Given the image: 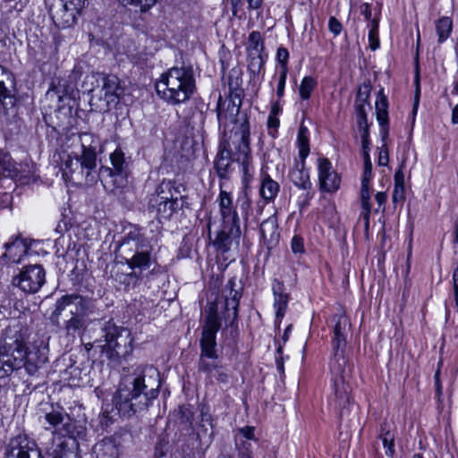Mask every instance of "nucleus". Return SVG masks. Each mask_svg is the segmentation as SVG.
<instances>
[{
    "instance_id": "obj_1",
    "label": "nucleus",
    "mask_w": 458,
    "mask_h": 458,
    "mask_svg": "<svg viewBox=\"0 0 458 458\" xmlns=\"http://www.w3.org/2000/svg\"><path fill=\"white\" fill-rule=\"evenodd\" d=\"M41 422L46 430L54 436L53 447L47 452L48 458H81L79 440L86 435V428L78 425L58 403H51L44 409Z\"/></svg>"
},
{
    "instance_id": "obj_2",
    "label": "nucleus",
    "mask_w": 458,
    "mask_h": 458,
    "mask_svg": "<svg viewBox=\"0 0 458 458\" xmlns=\"http://www.w3.org/2000/svg\"><path fill=\"white\" fill-rule=\"evenodd\" d=\"M159 375L156 369L148 367L143 374L125 377L114 394L113 403L123 416H131L143 411L158 395Z\"/></svg>"
},
{
    "instance_id": "obj_3",
    "label": "nucleus",
    "mask_w": 458,
    "mask_h": 458,
    "mask_svg": "<svg viewBox=\"0 0 458 458\" xmlns=\"http://www.w3.org/2000/svg\"><path fill=\"white\" fill-rule=\"evenodd\" d=\"M233 161L241 165L243 181L248 182L254 172L250 148V123L246 117L235 123L223 148L215 160V168L221 178H225Z\"/></svg>"
},
{
    "instance_id": "obj_4",
    "label": "nucleus",
    "mask_w": 458,
    "mask_h": 458,
    "mask_svg": "<svg viewBox=\"0 0 458 458\" xmlns=\"http://www.w3.org/2000/svg\"><path fill=\"white\" fill-rule=\"evenodd\" d=\"M161 99L172 106L186 103L196 89L193 71L191 67H173L163 73L156 83Z\"/></svg>"
},
{
    "instance_id": "obj_5",
    "label": "nucleus",
    "mask_w": 458,
    "mask_h": 458,
    "mask_svg": "<svg viewBox=\"0 0 458 458\" xmlns=\"http://www.w3.org/2000/svg\"><path fill=\"white\" fill-rule=\"evenodd\" d=\"M150 241L139 229L131 231L119 245V257L140 276L156 263Z\"/></svg>"
},
{
    "instance_id": "obj_6",
    "label": "nucleus",
    "mask_w": 458,
    "mask_h": 458,
    "mask_svg": "<svg viewBox=\"0 0 458 458\" xmlns=\"http://www.w3.org/2000/svg\"><path fill=\"white\" fill-rule=\"evenodd\" d=\"M96 166L97 160L92 153L67 154L62 165L63 177L73 184H92L98 178Z\"/></svg>"
},
{
    "instance_id": "obj_7",
    "label": "nucleus",
    "mask_w": 458,
    "mask_h": 458,
    "mask_svg": "<svg viewBox=\"0 0 458 458\" xmlns=\"http://www.w3.org/2000/svg\"><path fill=\"white\" fill-rule=\"evenodd\" d=\"M85 91L92 93V98L104 101L106 106L118 101L122 93L120 81L115 75L93 73L86 76L83 82Z\"/></svg>"
},
{
    "instance_id": "obj_8",
    "label": "nucleus",
    "mask_w": 458,
    "mask_h": 458,
    "mask_svg": "<svg viewBox=\"0 0 458 458\" xmlns=\"http://www.w3.org/2000/svg\"><path fill=\"white\" fill-rule=\"evenodd\" d=\"M344 345L343 347L341 345L335 347L334 358L330 362V369L335 386V395L339 399L340 404L350 402V387L345 384L350 369L347 367V360L344 355Z\"/></svg>"
},
{
    "instance_id": "obj_9",
    "label": "nucleus",
    "mask_w": 458,
    "mask_h": 458,
    "mask_svg": "<svg viewBox=\"0 0 458 458\" xmlns=\"http://www.w3.org/2000/svg\"><path fill=\"white\" fill-rule=\"evenodd\" d=\"M299 160H295L289 172L290 181L300 190L312 188L310 173L305 167V159L310 154L309 139L303 134L302 129L298 134Z\"/></svg>"
},
{
    "instance_id": "obj_10",
    "label": "nucleus",
    "mask_w": 458,
    "mask_h": 458,
    "mask_svg": "<svg viewBox=\"0 0 458 458\" xmlns=\"http://www.w3.org/2000/svg\"><path fill=\"white\" fill-rule=\"evenodd\" d=\"M81 77V69L74 67L68 73L55 77L47 90V95L56 96L58 101H64L65 98H75L78 95V81Z\"/></svg>"
},
{
    "instance_id": "obj_11",
    "label": "nucleus",
    "mask_w": 458,
    "mask_h": 458,
    "mask_svg": "<svg viewBox=\"0 0 458 458\" xmlns=\"http://www.w3.org/2000/svg\"><path fill=\"white\" fill-rule=\"evenodd\" d=\"M81 299L78 295H66L56 301L53 317L58 319L64 313L67 312L72 317L66 321V329L69 334H80L83 327V318L78 315L79 305Z\"/></svg>"
},
{
    "instance_id": "obj_12",
    "label": "nucleus",
    "mask_w": 458,
    "mask_h": 458,
    "mask_svg": "<svg viewBox=\"0 0 458 458\" xmlns=\"http://www.w3.org/2000/svg\"><path fill=\"white\" fill-rule=\"evenodd\" d=\"M12 283L26 293H36L46 283V271L40 265L24 267Z\"/></svg>"
},
{
    "instance_id": "obj_13",
    "label": "nucleus",
    "mask_w": 458,
    "mask_h": 458,
    "mask_svg": "<svg viewBox=\"0 0 458 458\" xmlns=\"http://www.w3.org/2000/svg\"><path fill=\"white\" fill-rule=\"evenodd\" d=\"M61 7L53 14V21L58 28L73 26L85 6L84 0H61Z\"/></svg>"
},
{
    "instance_id": "obj_14",
    "label": "nucleus",
    "mask_w": 458,
    "mask_h": 458,
    "mask_svg": "<svg viewBox=\"0 0 458 458\" xmlns=\"http://www.w3.org/2000/svg\"><path fill=\"white\" fill-rule=\"evenodd\" d=\"M318 177L321 191L334 193L340 189L341 177L327 158L319 157L318 159Z\"/></svg>"
},
{
    "instance_id": "obj_15",
    "label": "nucleus",
    "mask_w": 458,
    "mask_h": 458,
    "mask_svg": "<svg viewBox=\"0 0 458 458\" xmlns=\"http://www.w3.org/2000/svg\"><path fill=\"white\" fill-rule=\"evenodd\" d=\"M219 209L225 228L231 225V234L241 236L240 219L233 207L231 194L224 190H221L219 194Z\"/></svg>"
},
{
    "instance_id": "obj_16",
    "label": "nucleus",
    "mask_w": 458,
    "mask_h": 458,
    "mask_svg": "<svg viewBox=\"0 0 458 458\" xmlns=\"http://www.w3.org/2000/svg\"><path fill=\"white\" fill-rule=\"evenodd\" d=\"M222 295L225 298L224 318L233 323L238 317V306L242 297V287L236 288L234 279H230L225 285Z\"/></svg>"
},
{
    "instance_id": "obj_17",
    "label": "nucleus",
    "mask_w": 458,
    "mask_h": 458,
    "mask_svg": "<svg viewBox=\"0 0 458 458\" xmlns=\"http://www.w3.org/2000/svg\"><path fill=\"white\" fill-rule=\"evenodd\" d=\"M124 261L114 262L110 268V276L117 282L119 284L123 285L124 290L128 291L131 287H134L137 282L140 279L138 272H134L131 270L129 273H125L123 271V267L124 265Z\"/></svg>"
},
{
    "instance_id": "obj_18",
    "label": "nucleus",
    "mask_w": 458,
    "mask_h": 458,
    "mask_svg": "<svg viewBox=\"0 0 458 458\" xmlns=\"http://www.w3.org/2000/svg\"><path fill=\"white\" fill-rule=\"evenodd\" d=\"M254 439V428L243 427L237 430L235 435V442L238 446L239 458H252V443Z\"/></svg>"
},
{
    "instance_id": "obj_19",
    "label": "nucleus",
    "mask_w": 458,
    "mask_h": 458,
    "mask_svg": "<svg viewBox=\"0 0 458 458\" xmlns=\"http://www.w3.org/2000/svg\"><path fill=\"white\" fill-rule=\"evenodd\" d=\"M220 328V318L217 314L215 305L209 308V314L206 318L202 330V339L200 344H216V335Z\"/></svg>"
},
{
    "instance_id": "obj_20",
    "label": "nucleus",
    "mask_w": 458,
    "mask_h": 458,
    "mask_svg": "<svg viewBox=\"0 0 458 458\" xmlns=\"http://www.w3.org/2000/svg\"><path fill=\"white\" fill-rule=\"evenodd\" d=\"M239 111L240 104L236 105L232 100H223L221 97L219 98L216 106V116L220 125L225 127L229 123L233 122Z\"/></svg>"
},
{
    "instance_id": "obj_21",
    "label": "nucleus",
    "mask_w": 458,
    "mask_h": 458,
    "mask_svg": "<svg viewBox=\"0 0 458 458\" xmlns=\"http://www.w3.org/2000/svg\"><path fill=\"white\" fill-rule=\"evenodd\" d=\"M5 252L4 256L12 263H21L22 258L28 253L29 245L21 238L15 237L4 244Z\"/></svg>"
},
{
    "instance_id": "obj_22",
    "label": "nucleus",
    "mask_w": 458,
    "mask_h": 458,
    "mask_svg": "<svg viewBox=\"0 0 458 458\" xmlns=\"http://www.w3.org/2000/svg\"><path fill=\"white\" fill-rule=\"evenodd\" d=\"M6 458H42L38 450L21 445V438L13 439L6 453Z\"/></svg>"
},
{
    "instance_id": "obj_23",
    "label": "nucleus",
    "mask_w": 458,
    "mask_h": 458,
    "mask_svg": "<svg viewBox=\"0 0 458 458\" xmlns=\"http://www.w3.org/2000/svg\"><path fill=\"white\" fill-rule=\"evenodd\" d=\"M274 293V308L276 310V320H281L285 314L288 306L289 296L284 293V284L275 279L272 284Z\"/></svg>"
},
{
    "instance_id": "obj_24",
    "label": "nucleus",
    "mask_w": 458,
    "mask_h": 458,
    "mask_svg": "<svg viewBox=\"0 0 458 458\" xmlns=\"http://www.w3.org/2000/svg\"><path fill=\"white\" fill-rule=\"evenodd\" d=\"M164 188H169V183H162L157 188V213L161 214L163 217H169L176 208L177 199L173 197L161 196Z\"/></svg>"
},
{
    "instance_id": "obj_25",
    "label": "nucleus",
    "mask_w": 458,
    "mask_h": 458,
    "mask_svg": "<svg viewBox=\"0 0 458 458\" xmlns=\"http://www.w3.org/2000/svg\"><path fill=\"white\" fill-rule=\"evenodd\" d=\"M280 191L279 183L273 180L267 174H264L261 178L259 194L266 202L273 201Z\"/></svg>"
},
{
    "instance_id": "obj_26",
    "label": "nucleus",
    "mask_w": 458,
    "mask_h": 458,
    "mask_svg": "<svg viewBox=\"0 0 458 458\" xmlns=\"http://www.w3.org/2000/svg\"><path fill=\"white\" fill-rule=\"evenodd\" d=\"M218 356L216 345H201L199 369L205 373H211L212 366L216 363Z\"/></svg>"
},
{
    "instance_id": "obj_27",
    "label": "nucleus",
    "mask_w": 458,
    "mask_h": 458,
    "mask_svg": "<svg viewBox=\"0 0 458 458\" xmlns=\"http://www.w3.org/2000/svg\"><path fill=\"white\" fill-rule=\"evenodd\" d=\"M260 233L262 238L268 242L277 241L279 233L277 232V219L275 216H269L261 223Z\"/></svg>"
},
{
    "instance_id": "obj_28",
    "label": "nucleus",
    "mask_w": 458,
    "mask_h": 458,
    "mask_svg": "<svg viewBox=\"0 0 458 458\" xmlns=\"http://www.w3.org/2000/svg\"><path fill=\"white\" fill-rule=\"evenodd\" d=\"M370 197H371L370 184L361 183V190H360V202H361V208H362L361 216L364 219V225H365L366 228H368L369 225V215L371 212Z\"/></svg>"
},
{
    "instance_id": "obj_29",
    "label": "nucleus",
    "mask_w": 458,
    "mask_h": 458,
    "mask_svg": "<svg viewBox=\"0 0 458 458\" xmlns=\"http://www.w3.org/2000/svg\"><path fill=\"white\" fill-rule=\"evenodd\" d=\"M79 140L81 142V154L92 153L95 160H97L96 148L98 143V138L90 132H83L80 134Z\"/></svg>"
},
{
    "instance_id": "obj_30",
    "label": "nucleus",
    "mask_w": 458,
    "mask_h": 458,
    "mask_svg": "<svg viewBox=\"0 0 458 458\" xmlns=\"http://www.w3.org/2000/svg\"><path fill=\"white\" fill-rule=\"evenodd\" d=\"M239 238L240 236L231 234V225L225 228V225L223 224V229L216 236V244L219 250L225 252L230 249L233 241H237Z\"/></svg>"
},
{
    "instance_id": "obj_31",
    "label": "nucleus",
    "mask_w": 458,
    "mask_h": 458,
    "mask_svg": "<svg viewBox=\"0 0 458 458\" xmlns=\"http://www.w3.org/2000/svg\"><path fill=\"white\" fill-rule=\"evenodd\" d=\"M104 331L106 344H112L114 342L117 343L119 338H123V336H130V332L128 329L119 327L112 323H108L105 327Z\"/></svg>"
},
{
    "instance_id": "obj_32",
    "label": "nucleus",
    "mask_w": 458,
    "mask_h": 458,
    "mask_svg": "<svg viewBox=\"0 0 458 458\" xmlns=\"http://www.w3.org/2000/svg\"><path fill=\"white\" fill-rule=\"evenodd\" d=\"M387 98L384 95L383 90H380L376 100L377 119L380 125L387 123Z\"/></svg>"
},
{
    "instance_id": "obj_33",
    "label": "nucleus",
    "mask_w": 458,
    "mask_h": 458,
    "mask_svg": "<svg viewBox=\"0 0 458 458\" xmlns=\"http://www.w3.org/2000/svg\"><path fill=\"white\" fill-rule=\"evenodd\" d=\"M453 29V21L449 17H442L436 23V31L438 36V42H445L450 36Z\"/></svg>"
},
{
    "instance_id": "obj_34",
    "label": "nucleus",
    "mask_w": 458,
    "mask_h": 458,
    "mask_svg": "<svg viewBox=\"0 0 458 458\" xmlns=\"http://www.w3.org/2000/svg\"><path fill=\"white\" fill-rule=\"evenodd\" d=\"M348 320L345 317H339L334 328V337L336 344L347 342Z\"/></svg>"
},
{
    "instance_id": "obj_35",
    "label": "nucleus",
    "mask_w": 458,
    "mask_h": 458,
    "mask_svg": "<svg viewBox=\"0 0 458 458\" xmlns=\"http://www.w3.org/2000/svg\"><path fill=\"white\" fill-rule=\"evenodd\" d=\"M405 199L404 177L401 171L394 175V190L393 192V201H403Z\"/></svg>"
},
{
    "instance_id": "obj_36",
    "label": "nucleus",
    "mask_w": 458,
    "mask_h": 458,
    "mask_svg": "<svg viewBox=\"0 0 458 458\" xmlns=\"http://www.w3.org/2000/svg\"><path fill=\"white\" fill-rule=\"evenodd\" d=\"M248 52L250 55L252 54H261L263 50V40L261 34L259 31H252L249 35Z\"/></svg>"
},
{
    "instance_id": "obj_37",
    "label": "nucleus",
    "mask_w": 458,
    "mask_h": 458,
    "mask_svg": "<svg viewBox=\"0 0 458 458\" xmlns=\"http://www.w3.org/2000/svg\"><path fill=\"white\" fill-rule=\"evenodd\" d=\"M316 85L317 81L314 78L310 76H305L299 87V93L301 98L304 100L309 99Z\"/></svg>"
},
{
    "instance_id": "obj_38",
    "label": "nucleus",
    "mask_w": 458,
    "mask_h": 458,
    "mask_svg": "<svg viewBox=\"0 0 458 458\" xmlns=\"http://www.w3.org/2000/svg\"><path fill=\"white\" fill-rule=\"evenodd\" d=\"M111 164L113 165L114 174H121L123 172L124 167V154L120 148H116L110 155Z\"/></svg>"
},
{
    "instance_id": "obj_39",
    "label": "nucleus",
    "mask_w": 458,
    "mask_h": 458,
    "mask_svg": "<svg viewBox=\"0 0 458 458\" xmlns=\"http://www.w3.org/2000/svg\"><path fill=\"white\" fill-rule=\"evenodd\" d=\"M369 28V47L374 51L379 47L378 21L376 19L371 20Z\"/></svg>"
},
{
    "instance_id": "obj_40",
    "label": "nucleus",
    "mask_w": 458,
    "mask_h": 458,
    "mask_svg": "<svg viewBox=\"0 0 458 458\" xmlns=\"http://www.w3.org/2000/svg\"><path fill=\"white\" fill-rule=\"evenodd\" d=\"M123 6H135L141 12H147L152 8L157 0H119Z\"/></svg>"
},
{
    "instance_id": "obj_41",
    "label": "nucleus",
    "mask_w": 458,
    "mask_h": 458,
    "mask_svg": "<svg viewBox=\"0 0 458 458\" xmlns=\"http://www.w3.org/2000/svg\"><path fill=\"white\" fill-rule=\"evenodd\" d=\"M264 59L261 54H252L250 55L249 54V64L248 69L253 74H258L260 72L261 69L264 66Z\"/></svg>"
},
{
    "instance_id": "obj_42",
    "label": "nucleus",
    "mask_w": 458,
    "mask_h": 458,
    "mask_svg": "<svg viewBox=\"0 0 458 458\" xmlns=\"http://www.w3.org/2000/svg\"><path fill=\"white\" fill-rule=\"evenodd\" d=\"M20 330H21V327L19 324H16L13 326H9L4 330V341H7V340L12 341V344H23L21 335H19Z\"/></svg>"
},
{
    "instance_id": "obj_43",
    "label": "nucleus",
    "mask_w": 458,
    "mask_h": 458,
    "mask_svg": "<svg viewBox=\"0 0 458 458\" xmlns=\"http://www.w3.org/2000/svg\"><path fill=\"white\" fill-rule=\"evenodd\" d=\"M115 345H100V353L103 359H106L112 362H118L120 355L114 348Z\"/></svg>"
},
{
    "instance_id": "obj_44",
    "label": "nucleus",
    "mask_w": 458,
    "mask_h": 458,
    "mask_svg": "<svg viewBox=\"0 0 458 458\" xmlns=\"http://www.w3.org/2000/svg\"><path fill=\"white\" fill-rule=\"evenodd\" d=\"M208 374L209 377H215L219 383L227 384L229 381V375L226 369L218 366L217 363H215V366H212V372Z\"/></svg>"
},
{
    "instance_id": "obj_45",
    "label": "nucleus",
    "mask_w": 458,
    "mask_h": 458,
    "mask_svg": "<svg viewBox=\"0 0 458 458\" xmlns=\"http://www.w3.org/2000/svg\"><path fill=\"white\" fill-rule=\"evenodd\" d=\"M303 192L298 197V206L301 209L307 208L310 205V200L315 196V191L312 188L309 190H302Z\"/></svg>"
},
{
    "instance_id": "obj_46",
    "label": "nucleus",
    "mask_w": 458,
    "mask_h": 458,
    "mask_svg": "<svg viewBox=\"0 0 458 458\" xmlns=\"http://www.w3.org/2000/svg\"><path fill=\"white\" fill-rule=\"evenodd\" d=\"M364 160V171L361 178V183L370 184L372 178V164L370 161L369 155H365Z\"/></svg>"
},
{
    "instance_id": "obj_47",
    "label": "nucleus",
    "mask_w": 458,
    "mask_h": 458,
    "mask_svg": "<svg viewBox=\"0 0 458 458\" xmlns=\"http://www.w3.org/2000/svg\"><path fill=\"white\" fill-rule=\"evenodd\" d=\"M99 447L105 454H110L111 458H118V452L115 445L111 441H103Z\"/></svg>"
},
{
    "instance_id": "obj_48",
    "label": "nucleus",
    "mask_w": 458,
    "mask_h": 458,
    "mask_svg": "<svg viewBox=\"0 0 458 458\" xmlns=\"http://www.w3.org/2000/svg\"><path fill=\"white\" fill-rule=\"evenodd\" d=\"M289 58L288 50L284 47H279L276 52V60L280 64V71L284 67L287 69V61Z\"/></svg>"
},
{
    "instance_id": "obj_49",
    "label": "nucleus",
    "mask_w": 458,
    "mask_h": 458,
    "mask_svg": "<svg viewBox=\"0 0 458 458\" xmlns=\"http://www.w3.org/2000/svg\"><path fill=\"white\" fill-rule=\"evenodd\" d=\"M328 30L335 37H337L341 34L343 27L335 17L331 16L328 21Z\"/></svg>"
},
{
    "instance_id": "obj_50",
    "label": "nucleus",
    "mask_w": 458,
    "mask_h": 458,
    "mask_svg": "<svg viewBox=\"0 0 458 458\" xmlns=\"http://www.w3.org/2000/svg\"><path fill=\"white\" fill-rule=\"evenodd\" d=\"M369 93L370 87L369 85H363L360 87L357 94L356 103L368 104Z\"/></svg>"
},
{
    "instance_id": "obj_51",
    "label": "nucleus",
    "mask_w": 458,
    "mask_h": 458,
    "mask_svg": "<svg viewBox=\"0 0 458 458\" xmlns=\"http://www.w3.org/2000/svg\"><path fill=\"white\" fill-rule=\"evenodd\" d=\"M288 69L284 67L280 71L279 80L277 84L276 94L279 98L283 97L285 88L286 77H287Z\"/></svg>"
},
{
    "instance_id": "obj_52",
    "label": "nucleus",
    "mask_w": 458,
    "mask_h": 458,
    "mask_svg": "<svg viewBox=\"0 0 458 458\" xmlns=\"http://www.w3.org/2000/svg\"><path fill=\"white\" fill-rule=\"evenodd\" d=\"M383 445L385 447V453L386 456L392 457L394 454V439L392 437L388 438L385 436L382 438Z\"/></svg>"
},
{
    "instance_id": "obj_53",
    "label": "nucleus",
    "mask_w": 458,
    "mask_h": 458,
    "mask_svg": "<svg viewBox=\"0 0 458 458\" xmlns=\"http://www.w3.org/2000/svg\"><path fill=\"white\" fill-rule=\"evenodd\" d=\"M369 131H364L362 133H360V139H361V145H362V150H363V157H365V155H369Z\"/></svg>"
},
{
    "instance_id": "obj_54",
    "label": "nucleus",
    "mask_w": 458,
    "mask_h": 458,
    "mask_svg": "<svg viewBox=\"0 0 458 458\" xmlns=\"http://www.w3.org/2000/svg\"><path fill=\"white\" fill-rule=\"evenodd\" d=\"M292 250L294 253H301L303 251V243L300 237H293L292 240Z\"/></svg>"
},
{
    "instance_id": "obj_55",
    "label": "nucleus",
    "mask_w": 458,
    "mask_h": 458,
    "mask_svg": "<svg viewBox=\"0 0 458 458\" xmlns=\"http://www.w3.org/2000/svg\"><path fill=\"white\" fill-rule=\"evenodd\" d=\"M388 163V151L386 147H382L379 151L378 165L381 166L386 165Z\"/></svg>"
},
{
    "instance_id": "obj_56",
    "label": "nucleus",
    "mask_w": 458,
    "mask_h": 458,
    "mask_svg": "<svg viewBox=\"0 0 458 458\" xmlns=\"http://www.w3.org/2000/svg\"><path fill=\"white\" fill-rule=\"evenodd\" d=\"M454 292L456 305L458 306V267L453 273Z\"/></svg>"
},
{
    "instance_id": "obj_57",
    "label": "nucleus",
    "mask_w": 458,
    "mask_h": 458,
    "mask_svg": "<svg viewBox=\"0 0 458 458\" xmlns=\"http://www.w3.org/2000/svg\"><path fill=\"white\" fill-rule=\"evenodd\" d=\"M279 119L275 114H269L267 118V126L270 129L276 130L279 126Z\"/></svg>"
},
{
    "instance_id": "obj_58",
    "label": "nucleus",
    "mask_w": 458,
    "mask_h": 458,
    "mask_svg": "<svg viewBox=\"0 0 458 458\" xmlns=\"http://www.w3.org/2000/svg\"><path fill=\"white\" fill-rule=\"evenodd\" d=\"M282 352H283L282 345H279L277 350H276L277 356L276 357V361L277 369L280 371H284L283 357L281 356L282 355Z\"/></svg>"
},
{
    "instance_id": "obj_59",
    "label": "nucleus",
    "mask_w": 458,
    "mask_h": 458,
    "mask_svg": "<svg viewBox=\"0 0 458 458\" xmlns=\"http://www.w3.org/2000/svg\"><path fill=\"white\" fill-rule=\"evenodd\" d=\"M358 126L360 133H362L364 131H369V125L366 116L358 117Z\"/></svg>"
},
{
    "instance_id": "obj_60",
    "label": "nucleus",
    "mask_w": 458,
    "mask_h": 458,
    "mask_svg": "<svg viewBox=\"0 0 458 458\" xmlns=\"http://www.w3.org/2000/svg\"><path fill=\"white\" fill-rule=\"evenodd\" d=\"M360 12L367 21H371V9L369 4H363L360 7Z\"/></svg>"
},
{
    "instance_id": "obj_61",
    "label": "nucleus",
    "mask_w": 458,
    "mask_h": 458,
    "mask_svg": "<svg viewBox=\"0 0 458 458\" xmlns=\"http://www.w3.org/2000/svg\"><path fill=\"white\" fill-rule=\"evenodd\" d=\"M375 198H376V200H377L378 206L380 207V206L384 205L386 201V193L384 191H378L376 194Z\"/></svg>"
},
{
    "instance_id": "obj_62",
    "label": "nucleus",
    "mask_w": 458,
    "mask_h": 458,
    "mask_svg": "<svg viewBox=\"0 0 458 458\" xmlns=\"http://www.w3.org/2000/svg\"><path fill=\"white\" fill-rule=\"evenodd\" d=\"M439 376H440V371L437 370L436 373H435V376H434V378H435V386H436V391H437V395H440L441 394V383H440V378H439Z\"/></svg>"
},
{
    "instance_id": "obj_63",
    "label": "nucleus",
    "mask_w": 458,
    "mask_h": 458,
    "mask_svg": "<svg viewBox=\"0 0 458 458\" xmlns=\"http://www.w3.org/2000/svg\"><path fill=\"white\" fill-rule=\"evenodd\" d=\"M365 105L363 103H356V111L358 117L366 116Z\"/></svg>"
},
{
    "instance_id": "obj_64",
    "label": "nucleus",
    "mask_w": 458,
    "mask_h": 458,
    "mask_svg": "<svg viewBox=\"0 0 458 458\" xmlns=\"http://www.w3.org/2000/svg\"><path fill=\"white\" fill-rule=\"evenodd\" d=\"M452 122L458 124V104L453 108Z\"/></svg>"
}]
</instances>
